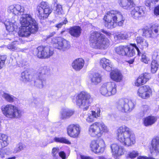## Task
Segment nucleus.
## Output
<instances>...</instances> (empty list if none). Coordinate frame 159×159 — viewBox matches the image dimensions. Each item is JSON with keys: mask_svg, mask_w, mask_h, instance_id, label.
<instances>
[{"mask_svg": "<svg viewBox=\"0 0 159 159\" xmlns=\"http://www.w3.org/2000/svg\"><path fill=\"white\" fill-rule=\"evenodd\" d=\"M49 71V68L47 66L41 67L38 72L35 75H39L40 77H42L43 78L45 79L44 75L48 73Z\"/></svg>", "mask_w": 159, "mask_h": 159, "instance_id": "obj_35", "label": "nucleus"}, {"mask_svg": "<svg viewBox=\"0 0 159 159\" xmlns=\"http://www.w3.org/2000/svg\"><path fill=\"white\" fill-rule=\"evenodd\" d=\"M89 41L91 43V46L94 49H105L110 45L109 40L100 32H91Z\"/></svg>", "mask_w": 159, "mask_h": 159, "instance_id": "obj_4", "label": "nucleus"}, {"mask_svg": "<svg viewBox=\"0 0 159 159\" xmlns=\"http://www.w3.org/2000/svg\"><path fill=\"white\" fill-rule=\"evenodd\" d=\"M143 36H145L147 38H154V35L152 34V31H151L150 28L148 29H143Z\"/></svg>", "mask_w": 159, "mask_h": 159, "instance_id": "obj_40", "label": "nucleus"}, {"mask_svg": "<svg viewBox=\"0 0 159 159\" xmlns=\"http://www.w3.org/2000/svg\"><path fill=\"white\" fill-rule=\"evenodd\" d=\"M97 52L95 51L94 52V54H101L102 55H105L107 52H103V50H97Z\"/></svg>", "mask_w": 159, "mask_h": 159, "instance_id": "obj_55", "label": "nucleus"}, {"mask_svg": "<svg viewBox=\"0 0 159 159\" xmlns=\"http://www.w3.org/2000/svg\"><path fill=\"white\" fill-rule=\"evenodd\" d=\"M158 64L156 60H153L151 63V70L153 73H155L157 70Z\"/></svg>", "mask_w": 159, "mask_h": 159, "instance_id": "obj_43", "label": "nucleus"}, {"mask_svg": "<svg viewBox=\"0 0 159 159\" xmlns=\"http://www.w3.org/2000/svg\"><path fill=\"white\" fill-rule=\"evenodd\" d=\"M135 104L131 100L127 98L121 99L116 103V107L122 112L127 113L131 111L134 108Z\"/></svg>", "mask_w": 159, "mask_h": 159, "instance_id": "obj_8", "label": "nucleus"}, {"mask_svg": "<svg viewBox=\"0 0 159 159\" xmlns=\"http://www.w3.org/2000/svg\"><path fill=\"white\" fill-rule=\"evenodd\" d=\"M8 139L7 136L0 133V149L7 146L9 143Z\"/></svg>", "mask_w": 159, "mask_h": 159, "instance_id": "obj_33", "label": "nucleus"}, {"mask_svg": "<svg viewBox=\"0 0 159 159\" xmlns=\"http://www.w3.org/2000/svg\"><path fill=\"white\" fill-rule=\"evenodd\" d=\"M55 34V33L54 32H52L50 33L49 35L48 36V38H50V37L52 36H53Z\"/></svg>", "mask_w": 159, "mask_h": 159, "instance_id": "obj_63", "label": "nucleus"}, {"mask_svg": "<svg viewBox=\"0 0 159 159\" xmlns=\"http://www.w3.org/2000/svg\"><path fill=\"white\" fill-rule=\"evenodd\" d=\"M95 111H92L88 113L87 117L86 119V121L89 123L93 122L95 120V119L98 118L100 116L101 110L99 108H98Z\"/></svg>", "mask_w": 159, "mask_h": 159, "instance_id": "obj_18", "label": "nucleus"}, {"mask_svg": "<svg viewBox=\"0 0 159 159\" xmlns=\"http://www.w3.org/2000/svg\"><path fill=\"white\" fill-rule=\"evenodd\" d=\"M137 159H155L152 157H148L146 156H140L137 157Z\"/></svg>", "mask_w": 159, "mask_h": 159, "instance_id": "obj_53", "label": "nucleus"}, {"mask_svg": "<svg viewBox=\"0 0 159 159\" xmlns=\"http://www.w3.org/2000/svg\"><path fill=\"white\" fill-rule=\"evenodd\" d=\"M139 153L138 152L135 150H133V151L128 152L127 154V157L131 159H134L138 156Z\"/></svg>", "mask_w": 159, "mask_h": 159, "instance_id": "obj_44", "label": "nucleus"}, {"mask_svg": "<svg viewBox=\"0 0 159 159\" xmlns=\"http://www.w3.org/2000/svg\"><path fill=\"white\" fill-rule=\"evenodd\" d=\"M2 97L6 100L10 102H14L16 99V98L13 96L10 95L8 93H4L2 95Z\"/></svg>", "mask_w": 159, "mask_h": 159, "instance_id": "obj_42", "label": "nucleus"}, {"mask_svg": "<svg viewBox=\"0 0 159 159\" xmlns=\"http://www.w3.org/2000/svg\"><path fill=\"white\" fill-rule=\"evenodd\" d=\"M56 9L55 11V14L56 16L61 15L63 13L62 6L60 4H57L56 6Z\"/></svg>", "mask_w": 159, "mask_h": 159, "instance_id": "obj_45", "label": "nucleus"}, {"mask_svg": "<svg viewBox=\"0 0 159 159\" xmlns=\"http://www.w3.org/2000/svg\"><path fill=\"white\" fill-rule=\"evenodd\" d=\"M152 34L154 35V38L157 37L159 33V25L154 24L150 28Z\"/></svg>", "mask_w": 159, "mask_h": 159, "instance_id": "obj_41", "label": "nucleus"}, {"mask_svg": "<svg viewBox=\"0 0 159 159\" xmlns=\"http://www.w3.org/2000/svg\"><path fill=\"white\" fill-rule=\"evenodd\" d=\"M152 1V0H146L145 2L146 5L148 7L153 6L154 4Z\"/></svg>", "mask_w": 159, "mask_h": 159, "instance_id": "obj_51", "label": "nucleus"}, {"mask_svg": "<svg viewBox=\"0 0 159 159\" xmlns=\"http://www.w3.org/2000/svg\"><path fill=\"white\" fill-rule=\"evenodd\" d=\"M157 117L152 116H148L143 119V124L146 126H151L157 120Z\"/></svg>", "mask_w": 159, "mask_h": 159, "instance_id": "obj_28", "label": "nucleus"}, {"mask_svg": "<svg viewBox=\"0 0 159 159\" xmlns=\"http://www.w3.org/2000/svg\"><path fill=\"white\" fill-rule=\"evenodd\" d=\"M38 51L37 56L40 58H46L49 57L53 54V50H36Z\"/></svg>", "mask_w": 159, "mask_h": 159, "instance_id": "obj_27", "label": "nucleus"}, {"mask_svg": "<svg viewBox=\"0 0 159 159\" xmlns=\"http://www.w3.org/2000/svg\"><path fill=\"white\" fill-rule=\"evenodd\" d=\"M14 43L15 42L12 43L10 45L8 46V49H11V50H12L13 49H15L16 47L14 46L13 45L14 44Z\"/></svg>", "mask_w": 159, "mask_h": 159, "instance_id": "obj_57", "label": "nucleus"}, {"mask_svg": "<svg viewBox=\"0 0 159 159\" xmlns=\"http://www.w3.org/2000/svg\"><path fill=\"white\" fill-rule=\"evenodd\" d=\"M74 113V111L72 110L67 108H63L60 111L61 117L63 119H67L72 116Z\"/></svg>", "mask_w": 159, "mask_h": 159, "instance_id": "obj_29", "label": "nucleus"}, {"mask_svg": "<svg viewBox=\"0 0 159 159\" xmlns=\"http://www.w3.org/2000/svg\"><path fill=\"white\" fill-rule=\"evenodd\" d=\"M21 77L23 81L30 82L31 85L39 88H42L46 84L45 79L35 75L32 76L27 70L22 72L21 74Z\"/></svg>", "mask_w": 159, "mask_h": 159, "instance_id": "obj_6", "label": "nucleus"}, {"mask_svg": "<svg viewBox=\"0 0 159 159\" xmlns=\"http://www.w3.org/2000/svg\"><path fill=\"white\" fill-rule=\"evenodd\" d=\"M80 157L81 159H93L91 157L86 156L82 155H80Z\"/></svg>", "mask_w": 159, "mask_h": 159, "instance_id": "obj_56", "label": "nucleus"}, {"mask_svg": "<svg viewBox=\"0 0 159 159\" xmlns=\"http://www.w3.org/2000/svg\"><path fill=\"white\" fill-rule=\"evenodd\" d=\"M116 50H139V48L137 46L136 44H129L125 45H120L116 47L115 48Z\"/></svg>", "mask_w": 159, "mask_h": 159, "instance_id": "obj_32", "label": "nucleus"}, {"mask_svg": "<svg viewBox=\"0 0 159 159\" xmlns=\"http://www.w3.org/2000/svg\"><path fill=\"white\" fill-rule=\"evenodd\" d=\"M84 64V60L82 58H79L76 59L73 61L71 66L75 70L79 71L83 68Z\"/></svg>", "mask_w": 159, "mask_h": 159, "instance_id": "obj_25", "label": "nucleus"}, {"mask_svg": "<svg viewBox=\"0 0 159 159\" xmlns=\"http://www.w3.org/2000/svg\"><path fill=\"white\" fill-rule=\"evenodd\" d=\"M155 51L152 55V58L153 60H157L159 61V50Z\"/></svg>", "mask_w": 159, "mask_h": 159, "instance_id": "obj_48", "label": "nucleus"}, {"mask_svg": "<svg viewBox=\"0 0 159 159\" xmlns=\"http://www.w3.org/2000/svg\"><path fill=\"white\" fill-rule=\"evenodd\" d=\"M150 150L152 155H157L159 153V137H155L152 139Z\"/></svg>", "mask_w": 159, "mask_h": 159, "instance_id": "obj_16", "label": "nucleus"}, {"mask_svg": "<svg viewBox=\"0 0 159 159\" xmlns=\"http://www.w3.org/2000/svg\"><path fill=\"white\" fill-rule=\"evenodd\" d=\"M134 61V59H131L129 61H128L127 62L129 64H132L133 63Z\"/></svg>", "mask_w": 159, "mask_h": 159, "instance_id": "obj_64", "label": "nucleus"}, {"mask_svg": "<svg viewBox=\"0 0 159 159\" xmlns=\"http://www.w3.org/2000/svg\"><path fill=\"white\" fill-rule=\"evenodd\" d=\"M98 159H111L107 157L99 156L98 157Z\"/></svg>", "mask_w": 159, "mask_h": 159, "instance_id": "obj_58", "label": "nucleus"}, {"mask_svg": "<svg viewBox=\"0 0 159 159\" xmlns=\"http://www.w3.org/2000/svg\"><path fill=\"white\" fill-rule=\"evenodd\" d=\"M50 49V47L49 46H45L41 45L39 46L37 48V50H47Z\"/></svg>", "mask_w": 159, "mask_h": 159, "instance_id": "obj_50", "label": "nucleus"}, {"mask_svg": "<svg viewBox=\"0 0 159 159\" xmlns=\"http://www.w3.org/2000/svg\"><path fill=\"white\" fill-rule=\"evenodd\" d=\"M121 120L123 121H128L129 120V118L125 116H122L121 118Z\"/></svg>", "mask_w": 159, "mask_h": 159, "instance_id": "obj_59", "label": "nucleus"}, {"mask_svg": "<svg viewBox=\"0 0 159 159\" xmlns=\"http://www.w3.org/2000/svg\"><path fill=\"white\" fill-rule=\"evenodd\" d=\"M52 41L55 44L56 46L57 45H58L57 47V49H60L59 47L68 48L70 46L69 42L60 37L53 39Z\"/></svg>", "mask_w": 159, "mask_h": 159, "instance_id": "obj_17", "label": "nucleus"}, {"mask_svg": "<svg viewBox=\"0 0 159 159\" xmlns=\"http://www.w3.org/2000/svg\"><path fill=\"white\" fill-rule=\"evenodd\" d=\"M132 33L127 32L124 34L120 33L116 35V38L119 39L127 40L130 38Z\"/></svg>", "mask_w": 159, "mask_h": 159, "instance_id": "obj_39", "label": "nucleus"}, {"mask_svg": "<svg viewBox=\"0 0 159 159\" xmlns=\"http://www.w3.org/2000/svg\"><path fill=\"white\" fill-rule=\"evenodd\" d=\"M48 143L47 142H43V143L41 145V146L42 147H44L45 146H47V145H48Z\"/></svg>", "mask_w": 159, "mask_h": 159, "instance_id": "obj_60", "label": "nucleus"}, {"mask_svg": "<svg viewBox=\"0 0 159 159\" xmlns=\"http://www.w3.org/2000/svg\"><path fill=\"white\" fill-rule=\"evenodd\" d=\"M118 140L124 145L131 146L135 143V136L127 127L122 126L117 129Z\"/></svg>", "mask_w": 159, "mask_h": 159, "instance_id": "obj_3", "label": "nucleus"}, {"mask_svg": "<svg viewBox=\"0 0 159 159\" xmlns=\"http://www.w3.org/2000/svg\"><path fill=\"white\" fill-rule=\"evenodd\" d=\"M154 14L156 16L159 15V5L155 8Z\"/></svg>", "mask_w": 159, "mask_h": 159, "instance_id": "obj_54", "label": "nucleus"}, {"mask_svg": "<svg viewBox=\"0 0 159 159\" xmlns=\"http://www.w3.org/2000/svg\"><path fill=\"white\" fill-rule=\"evenodd\" d=\"M107 127L102 122H96L90 125L88 129V134L91 137H98L108 132Z\"/></svg>", "mask_w": 159, "mask_h": 159, "instance_id": "obj_7", "label": "nucleus"}, {"mask_svg": "<svg viewBox=\"0 0 159 159\" xmlns=\"http://www.w3.org/2000/svg\"><path fill=\"white\" fill-rule=\"evenodd\" d=\"M38 29L36 20L28 14L20 16V36L27 37L36 33Z\"/></svg>", "mask_w": 159, "mask_h": 159, "instance_id": "obj_1", "label": "nucleus"}, {"mask_svg": "<svg viewBox=\"0 0 159 159\" xmlns=\"http://www.w3.org/2000/svg\"><path fill=\"white\" fill-rule=\"evenodd\" d=\"M106 147L105 143L102 139L93 140L90 144L91 150L95 153H102Z\"/></svg>", "mask_w": 159, "mask_h": 159, "instance_id": "obj_11", "label": "nucleus"}, {"mask_svg": "<svg viewBox=\"0 0 159 159\" xmlns=\"http://www.w3.org/2000/svg\"><path fill=\"white\" fill-rule=\"evenodd\" d=\"M3 158L4 157V154L3 152L0 151V158Z\"/></svg>", "mask_w": 159, "mask_h": 159, "instance_id": "obj_62", "label": "nucleus"}, {"mask_svg": "<svg viewBox=\"0 0 159 159\" xmlns=\"http://www.w3.org/2000/svg\"><path fill=\"white\" fill-rule=\"evenodd\" d=\"M150 74L146 73L141 74L138 78L135 83L136 86H139L145 84L150 78Z\"/></svg>", "mask_w": 159, "mask_h": 159, "instance_id": "obj_20", "label": "nucleus"}, {"mask_svg": "<svg viewBox=\"0 0 159 159\" xmlns=\"http://www.w3.org/2000/svg\"><path fill=\"white\" fill-rule=\"evenodd\" d=\"M7 12L9 13H12L16 16H18L20 12V5H14L9 6L7 9Z\"/></svg>", "mask_w": 159, "mask_h": 159, "instance_id": "obj_31", "label": "nucleus"}, {"mask_svg": "<svg viewBox=\"0 0 159 159\" xmlns=\"http://www.w3.org/2000/svg\"><path fill=\"white\" fill-rule=\"evenodd\" d=\"M90 78L91 83L95 85L101 82L102 80L101 75L98 73H95L93 74Z\"/></svg>", "mask_w": 159, "mask_h": 159, "instance_id": "obj_34", "label": "nucleus"}, {"mask_svg": "<svg viewBox=\"0 0 159 159\" xmlns=\"http://www.w3.org/2000/svg\"><path fill=\"white\" fill-rule=\"evenodd\" d=\"M70 98L72 102L84 111H86L89 108L93 99L90 94L88 92L83 91L79 93L72 95Z\"/></svg>", "mask_w": 159, "mask_h": 159, "instance_id": "obj_5", "label": "nucleus"}, {"mask_svg": "<svg viewBox=\"0 0 159 159\" xmlns=\"http://www.w3.org/2000/svg\"><path fill=\"white\" fill-rule=\"evenodd\" d=\"M119 5L124 9L129 10L134 6L133 0H118Z\"/></svg>", "mask_w": 159, "mask_h": 159, "instance_id": "obj_22", "label": "nucleus"}, {"mask_svg": "<svg viewBox=\"0 0 159 159\" xmlns=\"http://www.w3.org/2000/svg\"><path fill=\"white\" fill-rule=\"evenodd\" d=\"M118 54L122 56L125 55L128 57H132L135 54L134 50H116Z\"/></svg>", "mask_w": 159, "mask_h": 159, "instance_id": "obj_36", "label": "nucleus"}, {"mask_svg": "<svg viewBox=\"0 0 159 159\" xmlns=\"http://www.w3.org/2000/svg\"><path fill=\"white\" fill-rule=\"evenodd\" d=\"M105 26L111 29L117 25L121 26L125 20L121 13L117 11L111 10L108 11L104 16Z\"/></svg>", "mask_w": 159, "mask_h": 159, "instance_id": "obj_2", "label": "nucleus"}, {"mask_svg": "<svg viewBox=\"0 0 159 159\" xmlns=\"http://www.w3.org/2000/svg\"><path fill=\"white\" fill-rule=\"evenodd\" d=\"M145 13V11L142 7H135L131 12L132 17L135 19L144 16Z\"/></svg>", "mask_w": 159, "mask_h": 159, "instance_id": "obj_19", "label": "nucleus"}, {"mask_svg": "<svg viewBox=\"0 0 159 159\" xmlns=\"http://www.w3.org/2000/svg\"><path fill=\"white\" fill-rule=\"evenodd\" d=\"M6 30L12 32L13 31H18L19 36H20V27L17 25L16 22L12 23L9 21L6 20L4 23Z\"/></svg>", "mask_w": 159, "mask_h": 159, "instance_id": "obj_21", "label": "nucleus"}, {"mask_svg": "<svg viewBox=\"0 0 159 159\" xmlns=\"http://www.w3.org/2000/svg\"><path fill=\"white\" fill-rule=\"evenodd\" d=\"M110 73L111 79L116 82H120L122 79V75L120 71L117 70H111Z\"/></svg>", "mask_w": 159, "mask_h": 159, "instance_id": "obj_24", "label": "nucleus"}, {"mask_svg": "<svg viewBox=\"0 0 159 159\" xmlns=\"http://www.w3.org/2000/svg\"><path fill=\"white\" fill-rule=\"evenodd\" d=\"M135 40L139 48L143 49L148 47V42L142 36H137L136 37Z\"/></svg>", "mask_w": 159, "mask_h": 159, "instance_id": "obj_26", "label": "nucleus"}, {"mask_svg": "<svg viewBox=\"0 0 159 159\" xmlns=\"http://www.w3.org/2000/svg\"><path fill=\"white\" fill-rule=\"evenodd\" d=\"M2 110L4 115L8 118L15 117L19 115L18 108L11 104H7L3 106Z\"/></svg>", "mask_w": 159, "mask_h": 159, "instance_id": "obj_12", "label": "nucleus"}, {"mask_svg": "<svg viewBox=\"0 0 159 159\" xmlns=\"http://www.w3.org/2000/svg\"><path fill=\"white\" fill-rule=\"evenodd\" d=\"M152 94V89L148 85H144L139 88L137 91V95L143 99L148 98Z\"/></svg>", "mask_w": 159, "mask_h": 159, "instance_id": "obj_14", "label": "nucleus"}, {"mask_svg": "<svg viewBox=\"0 0 159 159\" xmlns=\"http://www.w3.org/2000/svg\"><path fill=\"white\" fill-rule=\"evenodd\" d=\"M53 141L56 142L65 143L68 145L71 144L70 142L64 137H55Z\"/></svg>", "mask_w": 159, "mask_h": 159, "instance_id": "obj_38", "label": "nucleus"}, {"mask_svg": "<svg viewBox=\"0 0 159 159\" xmlns=\"http://www.w3.org/2000/svg\"><path fill=\"white\" fill-rule=\"evenodd\" d=\"M39 17L41 19H44L48 17L52 12L48 3L46 2H42L37 6Z\"/></svg>", "mask_w": 159, "mask_h": 159, "instance_id": "obj_10", "label": "nucleus"}, {"mask_svg": "<svg viewBox=\"0 0 159 159\" xmlns=\"http://www.w3.org/2000/svg\"><path fill=\"white\" fill-rule=\"evenodd\" d=\"M141 111L144 114H146L149 111V109L148 105H143L141 108Z\"/></svg>", "mask_w": 159, "mask_h": 159, "instance_id": "obj_49", "label": "nucleus"}, {"mask_svg": "<svg viewBox=\"0 0 159 159\" xmlns=\"http://www.w3.org/2000/svg\"><path fill=\"white\" fill-rule=\"evenodd\" d=\"M100 64L103 69L107 71H110L113 66L111 61L105 58H102L100 61Z\"/></svg>", "mask_w": 159, "mask_h": 159, "instance_id": "obj_23", "label": "nucleus"}, {"mask_svg": "<svg viewBox=\"0 0 159 159\" xmlns=\"http://www.w3.org/2000/svg\"><path fill=\"white\" fill-rule=\"evenodd\" d=\"M110 147L112 155L116 159L123 155L126 152L123 147L119 145L116 143L111 144Z\"/></svg>", "mask_w": 159, "mask_h": 159, "instance_id": "obj_15", "label": "nucleus"}, {"mask_svg": "<svg viewBox=\"0 0 159 159\" xmlns=\"http://www.w3.org/2000/svg\"><path fill=\"white\" fill-rule=\"evenodd\" d=\"M58 150L59 148L58 147H54L52 148V155L54 159H57Z\"/></svg>", "mask_w": 159, "mask_h": 159, "instance_id": "obj_46", "label": "nucleus"}, {"mask_svg": "<svg viewBox=\"0 0 159 159\" xmlns=\"http://www.w3.org/2000/svg\"><path fill=\"white\" fill-rule=\"evenodd\" d=\"M59 156L61 157L62 159H66V154L63 151H61L58 154Z\"/></svg>", "mask_w": 159, "mask_h": 159, "instance_id": "obj_52", "label": "nucleus"}, {"mask_svg": "<svg viewBox=\"0 0 159 159\" xmlns=\"http://www.w3.org/2000/svg\"><path fill=\"white\" fill-rule=\"evenodd\" d=\"M137 50L138 55L140 56L141 54V61L145 64H148L149 59L147 56L146 53L143 52V50Z\"/></svg>", "mask_w": 159, "mask_h": 159, "instance_id": "obj_37", "label": "nucleus"}, {"mask_svg": "<svg viewBox=\"0 0 159 159\" xmlns=\"http://www.w3.org/2000/svg\"><path fill=\"white\" fill-rule=\"evenodd\" d=\"M81 128L77 124H71L67 127V131L68 135L70 137L77 138L80 135Z\"/></svg>", "mask_w": 159, "mask_h": 159, "instance_id": "obj_13", "label": "nucleus"}, {"mask_svg": "<svg viewBox=\"0 0 159 159\" xmlns=\"http://www.w3.org/2000/svg\"><path fill=\"white\" fill-rule=\"evenodd\" d=\"M116 85L114 82H105L102 85L100 92L102 95L106 97L111 96L116 93Z\"/></svg>", "mask_w": 159, "mask_h": 159, "instance_id": "obj_9", "label": "nucleus"}, {"mask_svg": "<svg viewBox=\"0 0 159 159\" xmlns=\"http://www.w3.org/2000/svg\"><path fill=\"white\" fill-rule=\"evenodd\" d=\"M82 29L79 26H73L69 29V33L71 35L75 37H78L80 35Z\"/></svg>", "mask_w": 159, "mask_h": 159, "instance_id": "obj_30", "label": "nucleus"}, {"mask_svg": "<svg viewBox=\"0 0 159 159\" xmlns=\"http://www.w3.org/2000/svg\"><path fill=\"white\" fill-rule=\"evenodd\" d=\"M62 25H63V23H60L59 24L57 25L56 26V27L58 28H60L61 27Z\"/></svg>", "mask_w": 159, "mask_h": 159, "instance_id": "obj_61", "label": "nucleus"}, {"mask_svg": "<svg viewBox=\"0 0 159 159\" xmlns=\"http://www.w3.org/2000/svg\"><path fill=\"white\" fill-rule=\"evenodd\" d=\"M6 59V55H0V69H1L4 66Z\"/></svg>", "mask_w": 159, "mask_h": 159, "instance_id": "obj_47", "label": "nucleus"}]
</instances>
